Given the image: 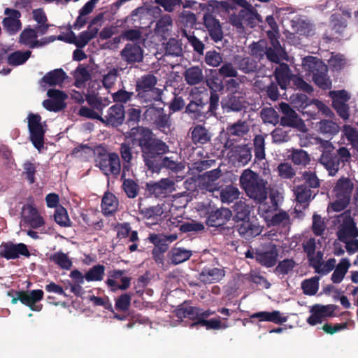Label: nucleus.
I'll use <instances>...</instances> for the list:
<instances>
[{"mask_svg":"<svg viewBox=\"0 0 358 358\" xmlns=\"http://www.w3.org/2000/svg\"><path fill=\"white\" fill-rule=\"evenodd\" d=\"M191 138L194 144L203 145L210 141L212 134L203 125L196 124L190 129Z\"/></svg>","mask_w":358,"mask_h":358,"instance_id":"29","label":"nucleus"},{"mask_svg":"<svg viewBox=\"0 0 358 358\" xmlns=\"http://www.w3.org/2000/svg\"><path fill=\"white\" fill-rule=\"evenodd\" d=\"M47 95L50 99H45L43 101V106L46 110L59 112L66 107L64 101L67 99V95L63 91L56 89H49L47 92Z\"/></svg>","mask_w":358,"mask_h":358,"instance_id":"10","label":"nucleus"},{"mask_svg":"<svg viewBox=\"0 0 358 358\" xmlns=\"http://www.w3.org/2000/svg\"><path fill=\"white\" fill-rule=\"evenodd\" d=\"M240 195L238 187L233 185H227L220 191V199L223 203H231L237 199Z\"/></svg>","mask_w":358,"mask_h":358,"instance_id":"49","label":"nucleus"},{"mask_svg":"<svg viewBox=\"0 0 358 358\" xmlns=\"http://www.w3.org/2000/svg\"><path fill=\"white\" fill-rule=\"evenodd\" d=\"M27 119L30 141L33 145L40 151L44 145L45 134V130L43 128L41 122V117L38 114L29 113Z\"/></svg>","mask_w":358,"mask_h":358,"instance_id":"8","label":"nucleus"},{"mask_svg":"<svg viewBox=\"0 0 358 358\" xmlns=\"http://www.w3.org/2000/svg\"><path fill=\"white\" fill-rule=\"evenodd\" d=\"M239 181L248 196L260 203L266 199V182L258 173L250 169H245L241 173Z\"/></svg>","mask_w":358,"mask_h":358,"instance_id":"2","label":"nucleus"},{"mask_svg":"<svg viewBox=\"0 0 358 358\" xmlns=\"http://www.w3.org/2000/svg\"><path fill=\"white\" fill-rule=\"evenodd\" d=\"M131 137L133 145L140 148L145 166L150 171L158 173L162 169H166L178 173L184 168L172 157H164L169 152V146L162 139L154 137L150 129H134Z\"/></svg>","mask_w":358,"mask_h":358,"instance_id":"1","label":"nucleus"},{"mask_svg":"<svg viewBox=\"0 0 358 358\" xmlns=\"http://www.w3.org/2000/svg\"><path fill=\"white\" fill-rule=\"evenodd\" d=\"M301 178L303 181V183L301 185H305V186L310 187L311 189L315 191V189H318L320 186V179L315 171L310 170L304 171L301 173Z\"/></svg>","mask_w":358,"mask_h":358,"instance_id":"50","label":"nucleus"},{"mask_svg":"<svg viewBox=\"0 0 358 358\" xmlns=\"http://www.w3.org/2000/svg\"><path fill=\"white\" fill-rule=\"evenodd\" d=\"M38 38L35 30L30 26L24 28L19 36V43L31 48L34 41Z\"/></svg>","mask_w":358,"mask_h":358,"instance_id":"52","label":"nucleus"},{"mask_svg":"<svg viewBox=\"0 0 358 358\" xmlns=\"http://www.w3.org/2000/svg\"><path fill=\"white\" fill-rule=\"evenodd\" d=\"M125 120V110L123 105L115 104L108 110L107 115L103 117L101 122L106 125L117 127L122 125Z\"/></svg>","mask_w":358,"mask_h":358,"instance_id":"15","label":"nucleus"},{"mask_svg":"<svg viewBox=\"0 0 358 358\" xmlns=\"http://www.w3.org/2000/svg\"><path fill=\"white\" fill-rule=\"evenodd\" d=\"M172 18L169 15H164L156 23V33L165 37L169 33V27L172 26Z\"/></svg>","mask_w":358,"mask_h":358,"instance_id":"53","label":"nucleus"},{"mask_svg":"<svg viewBox=\"0 0 358 358\" xmlns=\"http://www.w3.org/2000/svg\"><path fill=\"white\" fill-rule=\"evenodd\" d=\"M303 67L306 71L312 74L315 84L322 90L331 88L332 83L328 76V67L321 59L308 56L303 60Z\"/></svg>","mask_w":358,"mask_h":358,"instance_id":"3","label":"nucleus"},{"mask_svg":"<svg viewBox=\"0 0 358 358\" xmlns=\"http://www.w3.org/2000/svg\"><path fill=\"white\" fill-rule=\"evenodd\" d=\"M165 51L166 55L180 56L182 51L181 43L178 40L174 38H171L166 43Z\"/></svg>","mask_w":358,"mask_h":358,"instance_id":"62","label":"nucleus"},{"mask_svg":"<svg viewBox=\"0 0 358 358\" xmlns=\"http://www.w3.org/2000/svg\"><path fill=\"white\" fill-rule=\"evenodd\" d=\"M225 275V271L219 268L205 267L199 273V280L204 284L220 282Z\"/></svg>","mask_w":358,"mask_h":358,"instance_id":"27","label":"nucleus"},{"mask_svg":"<svg viewBox=\"0 0 358 358\" xmlns=\"http://www.w3.org/2000/svg\"><path fill=\"white\" fill-rule=\"evenodd\" d=\"M20 256L29 257L31 254L24 243H13L11 241L2 243L0 246V257L8 260L15 259Z\"/></svg>","mask_w":358,"mask_h":358,"instance_id":"9","label":"nucleus"},{"mask_svg":"<svg viewBox=\"0 0 358 358\" xmlns=\"http://www.w3.org/2000/svg\"><path fill=\"white\" fill-rule=\"evenodd\" d=\"M251 319H258L259 321L271 322L278 324H282L287 322V317L282 315L279 310L272 312L261 311L250 315Z\"/></svg>","mask_w":358,"mask_h":358,"instance_id":"28","label":"nucleus"},{"mask_svg":"<svg viewBox=\"0 0 358 358\" xmlns=\"http://www.w3.org/2000/svg\"><path fill=\"white\" fill-rule=\"evenodd\" d=\"M343 133L352 147L358 150V131L352 126L345 124L343 127Z\"/></svg>","mask_w":358,"mask_h":358,"instance_id":"60","label":"nucleus"},{"mask_svg":"<svg viewBox=\"0 0 358 358\" xmlns=\"http://www.w3.org/2000/svg\"><path fill=\"white\" fill-rule=\"evenodd\" d=\"M31 55L30 50L22 52L17 50L10 53L7 58V62L10 66H20L24 64Z\"/></svg>","mask_w":358,"mask_h":358,"instance_id":"43","label":"nucleus"},{"mask_svg":"<svg viewBox=\"0 0 358 358\" xmlns=\"http://www.w3.org/2000/svg\"><path fill=\"white\" fill-rule=\"evenodd\" d=\"M96 165L106 175L117 177L121 171L119 155L115 152L108 153L105 150L99 152L95 158Z\"/></svg>","mask_w":358,"mask_h":358,"instance_id":"6","label":"nucleus"},{"mask_svg":"<svg viewBox=\"0 0 358 358\" xmlns=\"http://www.w3.org/2000/svg\"><path fill=\"white\" fill-rule=\"evenodd\" d=\"M234 213V219L236 221L248 220L250 217L251 207L245 201H238L232 206Z\"/></svg>","mask_w":358,"mask_h":358,"instance_id":"36","label":"nucleus"},{"mask_svg":"<svg viewBox=\"0 0 358 358\" xmlns=\"http://www.w3.org/2000/svg\"><path fill=\"white\" fill-rule=\"evenodd\" d=\"M50 260L64 269H69L72 266V262L67 255L62 252L52 254L50 256Z\"/></svg>","mask_w":358,"mask_h":358,"instance_id":"58","label":"nucleus"},{"mask_svg":"<svg viewBox=\"0 0 358 358\" xmlns=\"http://www.w3.org/2000/svg\"><path fill=\"white\" fill-rule=\"evenodd\" d=\"M43 291L42 289H34L31 291L22 290L20 302L29 307L30 310L35 312H39L43 308V305L38 303L43 299Z\"/></svg>","mask_w":358,"mask_h":358,"instance_id":"13","label":"nucleus"},{"mask_svg":"<svg viewBox=\"0 0 358 358\" xmlns=\"http://www.w3.org/2000/svg\"><path fill=\"white\" fill-rule=\"evenodd\" d=\"M289 157L294 165L301 167L307 166L311 161L310 155L301 148L292 149Z\"/></svg>","mask_w":358,"mask_h":358,"instance_id":"35","label":"nucleus"},{"mask_svg":"<svg viewBox=\"0 0 358 358\" xmlns=\"http://www.w3.org/2000/svg\"><path fill=\"white\" fill-rule=\"evenodd\" d=\"M54 219L55 221L61 227L69 226L70 220L67 210L62 206L55 209Z\"/></svg>","mask_w":358,"mask_h":358,"instance_id":"61","label":"nucleus"},{"mask_svg":"<svg viewBox=\"0 0 358 358\" xmlns=\"http://www.w3.org/2000/svg\"><path fill=\"white\" fill-rule=\"evenodd\" d=\"M140 214L145 219H151L157 222L161 220L164 214L163 206L158 204L148 208H140Z\"/></svg>","mask_w":358,"mask_h":358,"instance_id":"42","label":"nucleus"},{"mask_svg":"<svg viewBox=\"0 0 358 358\" xmlns=\"http://www.w3.org/2000/svg\"><path fill=\"white\" fill-rule=\"evenodd\" d=\"M184 76L187 83L190 85L199 84L203 79V71L199 66H192L187 69Z\"/></svg>","mask_w":358,"mask_h":358,"instance_id":"41","label":"nucleus"},{"mask_svg":"<svg viewBox=\"0 0 358 358\" xmlns=\"http://www.w3.org/2000/svg\"><path fill=\"white\" fill-rule=\"evenodd\" d=\"M351 264L347 258H342L339 263L335 266L331 280L335 284L341 282L345 278Z\"/></svg>","mask_w":358,"mask_h":358,"instance_id":"34","label":"nucleus"},{"mask_svg":"<svg viewBox=\"0 0 358 358\" xmlns=\"http://www.w3.org/2000/svg\"><path fill=\"white\" fill-rule=\"evenodd\" d=\"M294 195L298 203L304 206H308L309 202L315 198L317 191L311 189L305 185H299L294 188Z\"/></svg>","mask_w":358,"mask_h":358,"instance_id":"30","label":"nucleus"},{"mask_svg":"<svg viewBox=\"0 0 358 358\" xmlns=\"http://www.w3.org/2000/svg\"><path fill=\"white\" fill-rule=\"evenodd\" d=\"M144 115L157 129L165 134L171 131L172 125L171 115L166 113L164 108L150 106L145 111Z\"/></svg>","mask_w":358,"mask_h":358,"instance_id":"5","label":"nucleus"},{"mask_svg":"<svg viewBox=\"0 0 358 358\" xmlns=\"http://www.w3.org/2000/svg\"><path fill=\"white\" fill-rule=\"evenodd\" d=\"M122 188L127 196L129 198H135L138 194V185L131 179L122 180Z\"/></svg>","mask_w":358,"mask_h":358,"instance_id":"63","label":"nucleus"},{"mask_svg":"<svg viewBox=\"0 0 358 358\" xmlns=\"http://www.w3.org/2000/svg\"><path fill=\"white\" fill-rule=\"evenodd\" d=\"M319 162L328 171L329 175L334 176L340 169L341 163L335 155V153L331 152H324L319 159Z\"/></svg>","mask_w":358,"mask_h":358,"instance_id":"25","label":"nucleus"},{"mask_svg":"<svg viewBox=\"0 0 358 358\" xmlns=\"http://www.w3.org/2000/svg\"><path fill=\"white\" fill-rule=\"evenodd\" d=\"M319 131L326 137L331 138L340 131L338 124L332 120H322L317 123Z\"/></svg>","mask_w":358,"mask_h":358,"instance_id":"38","label":"nucleus"},{"mask_svg":"<svg viewBox=\"0 0 358 358\" xmlns=\"http://www.w3.org/2000/svg\"><path fill=\"white\" fill-rule=\"evenodd\" d=\"M295 75L291 73L288 64L281 63L275 68L274 71V76L276 80V83L280 87L282 90H286L288 85L293 80Z\"/></svg>","mask_w":358,"mask_h":358,"instance_id":"21","label":"nucleus"},{"mask_svg":"<svg viewBox=\"0 0 358 358\" xmlns=\"http://www.w3.org/2000/svg\"><path fill=\"white\" fill-rule=\"evenodd\" d=\"M207 101H204L200 95L196 96L185 107V113L193 120H199L201 117H207L205 108Z\"/></svg>","mask_w":358,"mask_h":358,"instance_id":"16","label":"nucleus"},{"mask_svg":"<svg viewBox=\"0 0 358 358\" xmlns=\"http://www.w3.org/2000/svg\"><path fill=\"white\" fill-rule=\"evenodd\" d=\"M75 81L73 85L78 88H81L85 83L90 80V71L83 64H79L73 72Z\"/></svg>","mask_w":358,"mask_h":358,"instance_id":"48","label":"nucleus"},{"mask_svg":"<svg viewBox=\"0 0 358 358\" xmlns=\"http://www.w3.org/2000/svg\"><path fill=\"white\" fill-rule=\"evenodd\" d=\"M327 226L324 219L321 215L314 213L313 215L312 231L317 236H322L326 230Z\"/></svg>","mask_w":358,"mask_h":358,"instance_id":"59","label":"nucleus"},{"mask_svg":"<svg viewBox=\"0 0 358 358\" xmlns=\"http://www.w3.org/2000/svg\"><path fill=\"white\" fill-rule=\"evenodd\" d=\"M136 97L141 102L147 104L162 100V91L159 88L136 91Z\"/></svg>","mask_w":358,"mask_h":358,"instance_id":"32","label":"nucleus"},{"mask_svg":"<svg viewBox=\"0 0 358 358\" xmlns=\"http://www.w3.org/2000/svg\"><path fill=\"white\" fill-rule=\"evenodd\" d=\"M331 28L323 34V39L327 43L339 39L347 27L346 20L340 15H332Z\"/></svg>","mask_w":358,"mask_h":358,"instance_id":"11","label":"nucleus"},{"mask_svg":"<svg viewBox=\"0 0 358 358\" xmlns=\"http://www.w3.org/2000/svg\"><path fill=\"white\" fill-rule=\"evenodd\" d=\"M254 152L255 159L260 161L265 158V138L259 134L253 140Z\"/></svg>","mask_w":358,"mask_h":358,"instance_id":"55","label":"nucleus"},{"mask_svg":"<svg viewBox=\"0 0 358 358\" xmlns=\"http://www.w3.org/2000/svg\"><path fill=\"white\" fill-rule=\"evenodd\" d=\"M119 201L116 196L110 192H106L101 201V208L105 215H113L117 210Z\"/></svg>","mask_w":358,"mask_h":358,"instance_id":"31","label":"nucleus"},{"mask_svg":"<svg viewBox=\"0 0 358 358\" xmlns=\"http://www.w3.org/2000/svg\"><path fill=\"white\" fill-rule=\"evenodd\" d=\"M175 185L170 178H162L157 182H150L146 183L145 190L150 196L156 198H164L171 192Z\"/></svg>","mask_w":358,"mask_h":358,"instance_id":"12","label":"nucleus"},{"mask_svg":"<svg viewBox=\"0 0 358 358\" xmlns=\"http://www.w3.org/2000/svg\"><path fill=\"white\" fill-rule=\"evenodd\" d=\"M234 65L246 74L255 73L259 70L258 62L252 57L236 55L234 58Z\"/></svg>","mask_w":358,"mask_h":358,"instance_id":"24","label":"nucleus"},{"mask_svg":"<svg viewBox=\"0 0 358 358\" xmlns=\"http://www.w3.org/2000/svg\"><path fill=\"white\" fill-rule=\"evenodd\" d=\"M57 39L74 44L78 48H82L90 42V25H88L87 29L80 33L78 37L72 30H70L66 34L59 35Z\"/></svg>","mask_w":358,"mask_h":358,"instance_id":"19","label":"nucleus"},{"mask_svg":"<svg viewBox=\"0 0 358 358\" xmlns=\"http://www.w3.org/2000/svg\"><path fill=\"white\" fill-rule=\"evenodd\" d=\"M2 25L9 35H15L22 29V22L20 19L4 17Z\"/></svg>","mask_w":358,"mask_h":358,"instance_id":"54","label":"nucleus"},{"mask_svg":"<svg viewBox=\"0 0 358 358\" xmlns=\"http://www.w3.org/2000/svg\"><path fill=\"white\" fill-rule=\"evenodd\" d=\"M278 250L275 245L270 244L268 249L265 251H257L256 260L262 266L267 268L273 267L277 262Z\"/></svg>","mask_w":358,"mask_h":358,"instance_id":"20","label":"nucleus"},{"mask_svg":"<svg viewBox=\"0 0 358 358\" xmlns=\"http://www.w3.org/2000/svg\"><path fill=\"white\" fill-rule=\"evenodd\" d=\"M227 131L230 136L241 137L248 132L249 127L245 121L238 120L237 122L229 125Z\"/></svg>","mask_w":358,"mask_h":358,"instance_id":"51","label":"nucleus"},{"mask_svg":"<svg viewBox=\"0 0 358 358\" xmlns=\"http://www.w3.org/2000/svg\"><path fill=\"white\" fill-rule=\"evenodd\" d=\"M157 83V79L153 74L144 75L137 80L136 91L155 89Z\"/></svg>","mask_w":358,"mask_h":358,"instance_id":"46","label":"nucleus"},{"mask_svg":"<svg viewBox=\"0 0 358 358\" xmlns=\"http://www.w3.org/2000/svg\"><path fill=\"white\" fill-rule=\"evenodd\" d=\"M353 190V184L348 178L341 177L336 182L334 187L336 194L339 196H345L351 199L352 192Z\"/></svg>","mask_w":358,"mask_h":358,"instance_id":"39","label":"nucleus"},{"mask_svg":"<svg viewBox=\"0 0 358 358\" xmlns=\"http://www.w3.org/2000/svg\"><path fill=\"white\" fill-rule=\"evenodd\" d=\"M202 210H205L206 217V223L208 226L212 227L220 228L224 229V225L230 220L232 213L227 208H217L212 205L210 202L208 204H202Z\"/></svg>","mask_w":358,"mask_h":358,"instance_id":"4","label":"nucleus"},{"mask_svg":"<svg viewBox=\"0 0 358 358\" xmlns=\"http://www.w3.org/2000/svg\"><path fill=\"white\" fill-rule=\"evenodd\" d=\"M45 219L34 203L24 204L22 208L20 227L38 229L44 227Z\"/></svg>","mask_w":358,"mask_h":358,"instance_id":"7","label":"nucleus"},{"mask_svg":"<svg viewBox=\"0 0 358 358\" xmlns=\"http://www.w3.org/2000/svg\"><path fill=\"white\" fill-rule=\"evenodd\" d=\"M221 103L222 108L227 111L240 112L245 108L244 97L236 96L234 92L228 94Z\"/></svg>","mask_w":358,"mask_h":358,"instance_id":"26","label":"nucleus"},{"mask_svg":"<svg viewBox=\"0 0 358 358\" xmlns=\"http://www.w3.org/2000/svg\"><path fill=\"white\" fill-rule=\"evenodd\" d=\"M203 20L211 40L215 43L221 41L223 39L224 34L219 20L210 15H203Z\"/></svg>","mask_w":358,"mask_h":358,"instance_id":"18","label":"nucleus"},{"mask_svg":"<svg viewBox=\"0 0 358 358\" xmlns=\"http://www.w3.org/2000/svg\"><path fill=\"white\" fill-rule=\"evenodd\" d=\"M303 292L306 295H315L319 288V278L317 276L304 280L301 283Z\"/></svg>","mask_w":358,"mask_h":358,"instance_id":"56","label":"nucleus"},{"mask_svg":"<svg viewBox=\"0 0 358 358\" xmlns=\"http://www.w3.org/2000/svg\"><path fill=\"white\" fill-rule=\"evenodd\" d=\"M121 56L129 64L140 62L143 59V50L140 45L128 43L121 51Z\"/></svg>","mask_w":358,"mask_h":358,"instance_id":"23","label":"nucleus"},{"mask_svg":"<svg viewBox=\"0 0 358 358\" xmlns=\"http://www.w3.org/2000/svg\"><path fill=\"white\" fill-rule=\"evenodd\" d=\"M234 228L238 234L245 240H250L262 231V228L258 224L254 223L250 219L236 222Z\"/></svg>","mask_w":358,"mask_h":358,"instance_id":"14","label":"nucleus"},{"mask_svg":"<svg viewBox=\"0 0 358 358\" xmlns=\"http://www.w3.org/2000/svg\"><path fill=\"white\" fill-rule=\"evenodd\" d=\"M171 263L174 265L181 264L188 260L192 255V252L182 248H174L171 251Z\"/></svg>","mask_w":358,"mask_h":358,"instance_id":"44","label":"nucleus"},{"mask_svg":"<svg viewBox=\"0 0 358 358\" xmlns=\"http://www.w3.org/2000/svg\"><path fill=\"white\" fill-rule=\"evenodd\" d=\"M71 82V78L61 68L50 71L41 79V83H45L49 86L64 87V84L67 83L70 85Z\"/></svg>","mask_w":358,"mask_h":358,"instance_id":"17","label":"nucleus"},{"mask_svg":"<svg viewBox=\"0 0 358 358\" xmlns=\"http://www.w3.org/2000/svg\"><path fill=\"white\" fill-rule=\"evenodd\" d=\"M141 111L140 109L134 108H129L127 111V119L126 123L128 124L129 127H131V128L130 131L127 133V136L130 138L132 145L133 138L131 137V136L134 129L137 128H145L144 127L138 126V123L141 119Z\"/></svg>","mask_w":358,"mask_h":358,"instance_id":"37","label":"nucleus"},{"mask_svg":"<svg viewBox=\"0 0 358 358\" xmlns=\"http://www.w3.org/2000/svg\"><path fill=\"white\" fill-rule=\"evenodd\" d=\"M110 102L108 99L99 96L94 92H91V119L103 121L102 110Z\"/></svg>","mask_w":358,"mask_h":358,"instance_id":"22","label":"nucleus"},{"mask_svg":"<svg viewBox=\"0 0 358 358\" xmlns=\"http://www.w3.org/2000/svg\"><path fill=\"white\" fill-rule=\"evenodd\" d=\"M262 81L257 80L255 82V86L259 87V90L262 92H265L266 95L272 101H277L280 97V94L278 91V85L273 82L271 81V83L266 85L262 87Z\"/></svg>","mask_w":358,"mask_h":358,"instance_id":"47","label":"nucleus"},{"mask_svg":"<svg viewBox=\"0 0 358 358\" xmlns=\"http://www.w3.org/2000/svg\"><path fill=\"white\" fill-rule=\"evenodd\" d=\"M219 74L224 78H236L238 76L237 67L231 62L224 63L218 69Z\"/></svg>","mask_w":358,"mask_h":358,"instance_id":"64","label":"nucleus"},{"mask_svg":"<svg viewBox=\"0 0 358 358\" xmlns=\"http://www.w3.org/2000/svg\"><path fill=\"white\" fill-rule=\"evenodd\" d=\"M90 14V1H87L83 7L79 10V15L73 25H69V31L72 29L80 30L87 23L89 18L86 17Z\"/></svg>","mask_w":358,"mask_h":358,"instance_id":"45","label":"nucleus"},{"mask_svg":"<svg viewBox=\"0 0 358 358\" xmlns=\"http://www.w3.org/2000/svg\"><path fill=\"white\" fill-rule=\"evenodd\" d=\"M336 234L339 241H345L349 236L358 237V229L356 224L352 220L342 224Z\"/></svg>","mask_w":358,"mask_h":358,"instance_id":"40","label":"nucleus"},{"mask_svg":"<svg viewBox=\"0 0 358 358\" xmlns=\"http://www.w3.org/2000/svg\"><path fill=\"white\" fill-rule=\"evenodd\" d=\"M199 308L187 306L185 303L178 306L176 309V315L178 318H188L194 322L199 320Z\"/></svg>","mask_w":358,"mask_h":358,"instance_id":"33","label":"nucleus"},{"mask_svg":"<svg viewBox=\"0 0 358 358\" xmlns=\"http://www.w3.org/2000/svg\"><path fill=\"white\" fill-rule=\"evenodd\" d=\"M22 176L29 184H34L36 182V164L30 161H26L22 164Z\"/></svg>","mask_w":358,"mask_h":358,"instance_id":"57","label":"nucleus"}]
</instances>
